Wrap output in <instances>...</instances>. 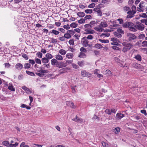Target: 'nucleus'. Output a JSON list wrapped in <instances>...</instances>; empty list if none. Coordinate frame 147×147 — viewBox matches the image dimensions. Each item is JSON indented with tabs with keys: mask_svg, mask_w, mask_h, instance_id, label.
Returning <instances> with one entry per match:
<instances>
[{
	"mask_svg": "<svg viewBox=\"0 0 147 147\" xmlns=\"http://www.w3.org/2000/svg\"><path fill=\"white\" fill-rule=\"evenodd\" d=\"M86 55L84 53L82 52H80L78 57L80 58H85L86 57Z\"/></svg>",
	"mask_w": 147,
	"mask_h": 147,
	"instance_id": "obj_35",
	"label": "nucleus"
},
{
	"mask_svg": "<svg viewBox=\"0 0 147 147\" xmlns=\"http://www.w3.org/2000/svg\"><path fill=\"white\" fill-rule=\"evenodd\" d=\"M94 47L96 48L100 49L102 48L103 47L100 44L97 43L94 45Z\"/></svg>",
	"mask_w": 147,
	"mask_h": 147,
	"instance_id": "obj_36",
	"label": "nucleus"
},
{
	"mask_svg": "<svg viewBox=\"0 0 147 147\" xmlns=\"http://www.w3.org/2000/svg\"><path fill=\"white\" fill-rule=\"evenodd\" d=\"M66 104L68 107L74 109L76 107V106L74 105V103L70 101H66Z\"/></svg>",
	"mask_w": 147,
	"mask_h": 147,
	"instance_id": "obj_14",
	"label": "nucleus"
},
{
	"mask_svg": "<svg viewBox=\"0 0 147 147\" xmlns=\"http://www.w3.org/2000/svg\"><path fill=\"white\" fill-rule=\"evenodd\" d=\"M35 62L36 63L40 65L41 64V60L38 58H35Z\"/></svg>",
	"mask_w": 147,
	"mask_h": 147,
	"instance_id": "obj_41",
	"label": "nucleus"
},
{
	"mask_svg": "<svg viewBox=\"0 0 147 147\" xmlns=\"http://www.w3.org/2000/svg\"><path fill=\"white\" fill-rule=\"evenodd\" d=\"M93 11L97 12L98 16H101L102 15V11L99 7H95L93 9Z\"/></svg>",
	"mask_w": 147,
	"mask_h": 147,
	"instance_id": "obj_10",
	"label": "nucleus"
},
{
	"mask_svg": "<svg viewBox=\"0 0 147 147\" xmlns=\"http://www.w3.org/2000/svg\"><path fill=\"white\" fill-rule=\"evenodd\" d=\"M65 38H66L67 39H69L71 38V36L70 34H69L68 32H67L65 33L64 35Z\"/></svg>",
	"mask_w": 147,
	"mask_h": 147,
	"instance_id": "obj_39",
	"label": "nucleus"
},
{
	"mask_svg": "<svg viewBox=\"0 0 147 147\" xmlns=\"http://www.w3.org/2000/svg\"><path fill=\"white\" fill-rule=\"evenodd\" d=\"M74 40L73 39H70L69 41V43L70 45H74Z\"/></svg>",
	"mask_w": 147,
	"mask_h": 147,
	"instance_id": "obj_60",
	"label": "nucleus"
},
{
	"mask_svg": "<svg viewBox=\"0 0 147 147\" xmlns=\"http://www.w3.org/2000/svg\"><path fill=\"white\" fill-rule=\"evenodd\" d=\"M133 66L135 68L138 69H141V65L139 64L136 63H134L132 64Z\"/></svg>",
	"mask_w": 147,
	"mask_h": 147,
	"instance_id": "obj_21",
	"label": "nucleus"
},
{
	"mask_svg": "<svg viewBox=\"0 0 147 147\" xmlns=\"http://www.w3.org/2000/svg\"><path fill=\"white\" fill-rule=\"evenodd\" d=\"M51 33L53 34H54L55 35H57L59 34V32L54 30H52V32H51Z\"/></svg>",
	"mask_w": 147,
	"mask_h": 147,
	"instance_id": "obj_43",
	"label": "nucleus"
},
{
	"mask_svg": "<svg viewBox=\"0 0 147 147\" xmlns=\"http://www.w3.org/2000/svg\"><path fill=\"white\" fill-rule=\"evenodd\" d=\"M111 40L112 42L111 43L112 45H118V44L120 42L119 40L116 38H112Z\"/></svg>",
	"mask_w": 147,
	"mask_h": 147,
	"instance_id": "obj_6",
	"label": "nucleus"
},
{
	"mask_svg": "<svg viewBox=\"0 0 147 147\" xmlns=\"http://www.w3.org/2000/svg\"><path fill=\"white\" fill-rule=\"evenodd\" d=\"M81 43L82 45L85 47H91L92 45V44L89 43V42L86 37H84L82 38Z\"/></svg>",
	"mask_w": 147,
	"mask_h": 147,
	"instance_id": "obj_3",
	"label": "nucleus"
},
{
	"mask_svg": "<svg viewBox=\"0 0 147 147\" xmlns=\"http://www.w3.org/2000/svg\"><path fill=\"white\" fill-rule=\"evenodd\" d=\"M26 72L27 74L30 76H35L34 73L33 72L27 70L26 71Z\"/></svg>",
	"mask_w": 147,
	"mask_h": 147,
	"instance_id": "obj_37",
	"label": "nucleus"
},
{
	"mask_svg": "<svg viewBox=\"0 0 147 147\" xmlns=\"http://www.w3.org/2000/svg\"><path fill=\"white\" fill-rule=\"evenodd\" d=\"M92 9H86L85 10V12L87 14H91L92 12Z\"/></svg>",
	"mask_w": 147,
	"mask_h": 147,
	"instance_id": "obj_42",
	"label": "nucleus"
},
{
	"mask_svg": "<svg viewBox=\"0 0 147 147\" xmlns=\"http://www.w3.org/2000/svg\"><path fill=\"white\" fill-rule=\"evenodd\" d=\"M20 147H29L27 145H26L24 142H22L20 145Z\"/></svg>",
	"mask_w": 147,
	"mask_h": 147,
	"instance_id": "obj_59",
	"label": "nucleus"
},
{
	"mask_svg": "<svg viewBox=\"0 0 147 147\" xmlns=\"http://www.w3.org/2000/svg\"><path fill=\"white\" fill-rule=\"evenodd\" d=\"M66 57L69 59H72L74 57V55L71 53H68L66 54Z\"/></svg>",
	"mask_w": 147,
	"mask_h": 147,
	"instance_id": "obj_27",
	"label": "nucleus"
},
{
	"mask_svg": "<svg viewBox=\"0 0 147 147\" xmlns=\"http://www.w3.org/2000/svg\"><path fill=\"white\" fill-rule=\"evenodd\" d=\"M80 51L81 52H82L85 53L87 52V50L86 49V48L83 47H81L80 48Z\"/></svg>",
	"mask_w": 147,
	"mask_h": 147,
	"instance_id": "obj_48",
	"label": "nucleus"
},
{
	"mask_svg": "<svg viewBox=\"0 0 147 147\" xmlns=\"http://www.w3.org/2000/svg\"><path fill=\"white\" fill-rule=\"evenodd\" d=\"M117 32L119 33V34L121 33L122 34H123L124 33V32L120 28H119L117 29Z\"/></svg>",
	"mask_w": 147,
	"mask_h": 147,
	"instance_id": "obj_62",
	"label": "nucleus"
},
{
	"mask_svg": "<svg viewBox=\"0 0 147 147\" xmlns=\"http://www.w3.org/2000/svg\"><path fill=\"white\" fill-rule=\"evenodd\" d=\"M42 61L45 64L48 63L49 61V60L46 57H44L42 59Z\"/></svg>",
	"mask_w": 147,
	"mask_h": 147,
	"instance_id": "obj_33",
	"label": "nucleus"
},
{
	"mask_svg": "<svg viewBox=\"0 0 147 147\" xmlns=\"http://www.w3.org/2000/svg\"><path fill=\"white\" fill-rule=\"evenodd\" d=\"M24 68L25 69H28L30 67L31 65L29 63H26L24 65Z\"/></svg>",
	"mask_w": 147,
	"mask_h": 147,
	"instance_id": "obj_30",
	"label": "nucleus"
},
{
	"mask_svg": "<svg viewBox=\"0 0 147 147\" xmlns=\"http://www.w3.org/2000/svg\"><path fill=\"white\" fill-rule=\"evenodd\" d=\"M55 58L57 60L61 61L63 59V57L59 54L56 55Z\"/></svg>",
	"mask_w": 147,
	"mask_h": 147,
	"instance_id": "obj_22",
	"label": "nucleus"
},
{
	"mask_svg": "<svg viewBox=\"0 0 147 147\" xmlns=\"http://www.w3.org/2000/svg\"><path fill=\"white\" fill-rule=\"evenodd\" d=\"M129 50L133 47V45L130 44H127L125 46Z\"/></svg>",
	"mask_w": 147,
	"mask_h": 147,
	"instance_id": "obj_45",
	"label": "nucleus"
},
{
	"mask_svg": "<svg viewBox=\"0 0 147 147\" xmlns=\"http://www.w3.org/2000/svg\"><path fill=\"white\" fill-rule=\"evenodd\" d=\"M45 57L48 60L51 59L53 57V56L52 55L49 53H47L46 54Z\"/></svg>",
	"mask_w": 147,
	"mask_h": 147,
	"instance_id": "obj_31",
	"label": "nucleus"
},
{
	"mask_svg": "<svg viewBox=\"0 0 147 147\" xmlns=\"http://www.w3.org/2000/svg\"><path fill=\"white\" fill-rule=\"evenodd\" d=\"M59 39L61 41H65L66 40V39L65 37L64 36L61 37H60L59 38Z\"/></svg>",
	"mask_w": 147,
	"mask_h": 147,
	"instance_id": "obj_61",
	"label": "nucleus"
},
{
	"mask_svg": "<svg viewBox=\"0 0 147 147\" xmlns=\"http://www.w3.org/2000/svg\"><path fill=\"white\" fill-rule=\"evenodd\" d=\"M60 63L61 64L62 68L63 67H66L67 66V63H66V62L60 61Z\"/></svg>",
	"mask_w": 147,
	"mask_h": 147,
	"instance_id": "obj_44",
	"label": "nucleus"
},
{
	"mask_svg": "<svg viewBox=\"0 0 147 147\" xmlns=\"http://www.w3.org/2000/svg\"><path fill=\"white\" fill-rule=\"evenodd\" d=\"M85 22V20L84 19L81 18L80 20H79L78 21V23L80 24H82L84 23Z\"/></svg>",
	"mask_w": 147,
	"mask_h": 147,
	"instance_id": "obj_51",
	"label": "nucleus"
},
{
	"mask_svg": "<svg viewBox=\"0 0 147 147\" xmlns=\"http://www.w3.org/2000/svg\"><path fill=\"white\" fill-rule=\"evenodd\" d=\"M127 13L128 15L126 16V18L128 19H130L132 18L136 13L131 11L130 10L129 11L127 12Z\"/></svg>",
	"mask_w": 147,
	"mask_h": 147,
	"instance_id": "obj_9",
	"label": "nucleus"
},
{
	"mask_svg": "<svg viewBox=\"0 0 147 147\" xmlns=\"http://www.w3.org/2000/svg\"><path fill=\"white\" fill-rule=\"evenodd\" d=\"M36 71H37L38 72L45 74H47L49 72L48 70H45V67H39L38 68H37V69H36Z\"/></svg>",
	"mask_w": 147,
	"mask_h": 147,
	"instance_id": "obj_5",
	"label": "nucleus"
},
{
	"mask_svg": "<svg viewBox=\"0 0 147 147\" xmlns=\"http://www.w3.org/2000/svg\"><path fill=\"white\" fill-rule=\"evenodd\" d=\"M133 23L131 22H125L123 25L122 26L124 28H129L130 26L133 25Z\"/></svg>",
	"mask_w": 147,
	"mask_h": 147,
	"instance_id": "obj_11",
	"label": "nucleus"
},
{
	"mask_svg": "<svg viewBox=\"0 0 147 147\" xmlns=\"http://www.w3.org/2000/svg\"><path fill=\"white\" fill-rule=\"evenodd\" d=\"M128 29L129 30L131 31L135 32L137 31L136 25L134 23L133 24V25H132L131 26H130L129 27Z\"/></svg>",
	"mask_w": 147,
	"mask_h": 147,
	"instance_id": "obj_16",
	"label": "nucleus"
},
{
	"mask_svg": "<svg viewBox=\"0 0 147 147\" xmlns=\"http://www.w3.org/2000/svg\"><path fill=\"white\" fill-rule=\"evenodd\" d=\"M67 32H68L69 34L71 35H74L75 34V32L74 30H70L67 31Z\"/></svg>",
	"mask_w": 147,
	"mask_h": 147,
	"instance_id": "obj_58",
	"label": "nucleus"
},
{
	"mask_svg": "<svg viewBox=\"0 0 147 147\" xmlns=\"http://www.w3.org/2000/svg\"><path fill=\"white\" fill-rule=\"evenodd\" d=\"M84 61H78V63L80 66L82 67L84 65Z\"/></svg>",
	"mask_w": 147,
	"mask_h": 147,
	"instance_id": "obj_49",
	"label": "nucleus"
},
{
	"mask_svg": "<svg viewBox=\"0 0 147 147\" xmlns=\"http://www.w3.org/2000/svg\"><path fill=\"white\" fill-rule=\"evenodd\" d=\"M37 57L39 58H41L42 57V54L40 52H38L36 54Z\"/></svg>",
	"mask_w": 147,
	"mask_h": 147,
	"instance_id": "obj_53",
	"label": "nucleus"
},
{
	"mask_svg": "<svg viewBox=\"0 0 147 147\" xmlns=\"http://www.w3.org/2000/svg\"><path fill=\"white\" fill-rule=\"evenodd\" d=\"M100 25L102 28H106L108 26L107 22L105 20H103L102 21Z\"/></svg>",
	"mask_w": 147,
	"mask_h": 147,
	"instance_id": "obj_17",
	"label": "nucleus"
},
{
	"mask_svg": "<svg viewBox=\"0 0 147 147\" xmlns=\"http://www.w3.org/2000/svg\"><path fill=\"white\" fill-rule=\"evenodd\" d=\"M15 68L18 70H20L23 68V65L20 63H18L15 65Z\"/></svg>",
	"mask_w": 147,
	"mask_h": 147,
	"instance_id": "obj_13",
	"label": "nucleus"
},
{
	"mask_svg": "<svg viewBox=\"0 0 147 147\" xmlns=\"http://www.w3.org/2000/svg\"><path fill=\"white\" fill-rule=\"evenodd\" d=\"M131 9L132 10H131V11H132L133 12L136 13V7L134 5H133L131 8Z\"/></svg>",
	"mask_w": 147,
	"mask_h": 147,
	"instance_id": "obj_46",
	"label": "nucleus"
},
{
	"mask_svg": "<svg viewBox=\"0 0 147 147\" xmlns=\"http://www.w3.org/2000/svg\"><path fill=\"white\" fill-rule=\"evenodd\" d=\"M102 144L104 147H109V146L108 144L104 142H102Z\"/></svg>",
	"mask_w": 147,
	"mask_h": 147,
	"instance_id": "obj_57",
	"label": "nucleus"
},
{
	"mask_svg": "<svg viewBox=\"0 0 147 147\" xmlns=\"http://www.w3.org/2000/svg\"><path fill=\"white\" fill-rule=\"evenodd\" d=\"M92 18V16L90 15H86L85 17L84 18V19L85 20H87L90 19H91Z\"/></svg>",
	"mask_w": 147,
	"mask_h": 147,
	"instance_id": "obj_52",
	"label": "nucleus"
},
{
	"mask_svg": "<svg viewBox=\"0 0 147 147\" xmlns=\"http://www.w3.org/2000/svg\"><path fill=\"white\" fill-rule=\"evenodd\" d=\"M144 26L143 24L140 23L138 22L137 23V24L136 25V29H137L139 30L142 31L144 29Z\"/></svg>",
	"mask_w": 147,
	"mask_h": 147,
	"instance_id": "obj_7",
	"label": "nucleus"
},
{
	"mask_svg": "<svg viewBox=\"0 0 147 147\" xmlns=\"http://www.w3.org/2000/svg\"><path fill=\"white\" fill-rule=\"evenodd\" d=\"M114 34L118 38H121L122 36V35L117 32H114Z\"/></svg>",
	"mask_w": 147,
	"mask_h": 147,
	"instance_id": "obj_40",
	"label": "nucleus"
},
{
	"mask_svg": "<svg viewBox=\"0 0 147 147\" xmlns=\"http://www.w3.org/2000/svg\"><path fill=\"white\" fill-rule=\"evenodd\" d=\"M8 88L11 91H14L15 89L11 83H9L8 85Z\"/></svg>",
	"mask_w": 147,
	"mask_h": 147,
	"instance_id": "obj_19",
	"label": "nucleus"
},
{
	"mask_svg": "<svg viewBox=\"0 0 147 147\" xmlns=\"http://www.w3.org/2000/svg\"><path fill=\"white\" fill-rule=\"evenodd\" d=\"M127 35L129 41H131L134 40L136 39V36L134 34L128 33L127 34Z\"/></svg>",
	"mask_w": 147,
	"mask_h": 147,
	"instance_id": "obj_4",
	"label": "nucleus"
},
{
	"mask_svg": "<svg viewBox=\"0 0 147 147\" xmlns=\"http://www.w3.org/2000/svg\"><path fill=\"white\" fill-rule=\"evenodd\" d=\"M120 131V129L119 127H117L113 130V132L115 134H118Z\"/></svg>",
	"mask_w": 147,
	"mask_h": 147,
	"instance_id": "obj_26",
	"label": "nucleus"
},
{
	"mask_svg": "<svg viewBox=\"0 0 147 147\" xmlns=\"http://www.w3.org/2000/svg\"><path fill=\"white\" fill-rule=\"evenodd\" d=\"M110 36V34L109 33H102L101 34V36H105L106 37H108Z\"/></svg>",
	"mask_w": 147,
	"mask_h": 147,
	"instance_id": "obj_54",
	"label": "nucleus"
},
{
	"mask_svg": "<svg viewBox=\"0 0 147 147\" xmlns=\"http://www.w3.org/2000/svg\"><path fill=\"white\" fill-rule=\"evenodd\" d=\"M36 74L38 76L40 77H43L44 76L45 73H41L40 72H36Z\"/></svg>",
	"mask_w": 147,
	"mask_h": 147,
	"instance_id": "obj_55",
	"label": "nucleus"
},
{
	"mask_svg": "<svg viewBox=\"0 0 147 147\" xmlns=\"http://www.w3.org/2000/svg\"><path fill=\"white\" fill-rule=\"evenodd\" d=\"M78 25V24L75 22H73L71 24L70 26L71 27H73V28H75Z\"/></svg>",
	"mask_w": 147,
	"mask_h": 147,
	"instance_id": "obj_56",
	"label": "nucleus"
},
{
	"mask_svg": "<svg viewBox=\"0 0 147 147\" xmlns=\"http://www.w3.org/2000/svg\"><path fill=\"white\" fill-rule=\"evenodd\" d=\"M2 144L3 145L9 147V143L8 141H4L2 142Z\"/></svg>",
	"mask_w": 147,
	"mask_h": 147,
	"instance_id": "obj_34",
	"label": "nucleus"
},
{
	"mask_svg": "<svg viewBox=\"0 0 147 147\" xmlns=\"http://www.w3.org/2000/svg\"><path fill=\"white\" fill-rule=\"evenodd\" d=\"M22 88L25 91L26 93L30 94L31 93H34V91L31 89H29L25 86H23L22 87Z\"/></svg>",
	"mask_w": 147,
	"mask_h": 147,
	"instance_id": "obj_8",
	"label": "nucleus"
},
{
	"mask_svg": "<svg viewBox=\"0 0 147 147\" xmlns=\"http://www.w3.org/2000/svg\"><path fill=\"white\" fill-rule=\"evenodd\" d=\"M99 40L100 42L102 43H107L109 42V40H102V39H99Z\"/></svg>",
	"mask_w": 147,
	"mask_h": 147,
	"instance_id": "obj_38",
	"label": "nucleus"
},
{
	"mask_svg": "<svg viewBox=\"0 0 147 147\" xmlns=\"http://www.w3.org/2000/svg\"><path fill=\"white\" fill-rule=\"evenodd\" d=\"M139 7H137V9L138 11L143 12L144 10L147 8V4L144 1H141L139 4Z\"/></svg>",
	"mask_w": 147,
	"mask_h": 147,
	"instance_id": "obj_2",
	"label": "nucleus"
},
{
	"mask_svg": "<svg viewBox=\"0 0 147 147\" xmlns=\"http://www.w3.org/2000/svg\"><path fill=\"white\" fill-rule=\"evenodd\" d=\"M142 46L144 47H147V41L144 40L142 43Z\"/></svg>",
	"mask_w": 147,
	"mask_h": 147,
	"instance_id": "obj_50",
	"label": "nucleus"
},
{
	"mask_svg": "<svg viewBox=\"0 0 147 147\" xmlns=\"http://www.w3.org/2000/svg\"><path fill=\"white\" fill-rule=\"evenodd\" d=\"M59 53L62 55H64L66 54V51L64 49H61L59 50Z\"/></svg>",
	"mask_w": 147,
	"mask_h": 147,
	"instance_id": "obj_32",
	"label": "nucleus"
},
{
	"mask_svg": "<svg viewBox=\"0 0 147 147\" xmlns=\"http://www.w3.org/2000/svg\"><path fill=\"white\" fill-rule=\"evenodd\" d=\"M124 117L123 114L120 113H117L116 114V117L118 119H120Z\"/></svg>",
	"mask_w": 147,
	"mask_h": 147,
	"instance_id": "obj_24",
	"label": "nucleus"
},
{
	"mask_svg": "<svg viewBox=\"0 0 147 147\" xmlns=\"http://www.w3.org/2000/svg\"><path fill=\"white\" fill-rule=\"evenodd\" d=\"M18 145V142H16L15 144H9V147H16Z\"/></svg>",
	"mask_w": 147,
	"mask_h": 147,
	"instance_id": "obj_47",
	"label": "nucleus"
},
{
	"mask_svg": "<svg viewBox=\"0 0 147 147\" xmlns=\"http://www.w3.org/2000/svg\"><path fill=\"white\" fill-rule=\"evenodd\" d=\"M117 20L119 22L120 24H124L123 21L122 19H117Z\"/></svg>",
	"mask_w": 147,
	"mask_h": 147,
	"instance_id": "obj_63",
	"label": "nucleus"
},
{
	"mask_svg": "<svg viewBox=\"0 0 147 147\" xmlns=\"http://www.w3.org/2000/svg\"><path fill=\"white\" fill-rule=\"evenodd\" d=\"M58 61L56 59H53L51 60V64L53 66L56 65Z\"/></svg>",
	"mask_w": 147,
	"mask_h": 147,
	"instance_id": "obj_23",
	"label": "nucleus"
},
{
	"mask_svg": "<svg viewBox=\"0 0 147 147\" xmlns=\"http://www.w3.org/2000/svg\"><path fill=\"white\" fill-rule=\"evenodd\" d=\"M72 120L75 121L76 122L81 123L83 121V119H80L77 116H76L75 118L73 119Z\"/></svg>",
	"mask_w": 147,
	"mask_h": 147,
	"instance_id": "obj_20",
	"label": "nucleus"
},
{
	"mask_svg": "<svg viewBox=\"0 0 147 147\" xmlns=\"http://www.w3.org/2000/svg\"><path fill=\"white\" fill-rule=\"evenodd\" d=\"M94 29L95 30L100 32H102L104 30V29L102 28L100 25L94 27Z\"/></svg>",
	"mask_w": 147,
	"mask_h": 147,
	"instance_id": "obj_15",
	"label": "nucleus"
},
{
	"mask_svg": "<svg viewBox=\"0 0 147 147\" xmlns=\"http://www.w3.org/2000/svg\"><path fill=\"white\" fill-rule=\"evenodd\" d=\"M77 15L79 17L81 18L84 17L85 16V14L84 12L81 11L78 12Z\"/></svg>",
	"mask_w": 147,
	"mask_h": 147,
	"instance_id": "obj_29",
	"label": "nucleus"
},
{
	"mask_svg": "<svg viewBox=\"0 0 147 147\" xmlns=\"http://www.w3.org/2000/svg\"><path fill=\"white\" fill-rule=\"evenodd\" d=\"M123 10L125 12L127 13V12L129 11L131 9L129 7L125 6L123 7Z\"/></svg>",
	"mask_w": 147,
	"mask_h": 147,
	"instance_id": "obj_25",
	"label": "nucleus"
},
{
	"mask_svg": "<svg viewBox=\"0 0 147 147\" xmlns=\"http://www.w3.org/2000/svg\"><path fill=\"white\" fill-rule=\"evenodd\" d=\"M70 69L69 68L67 67L63 68L59 70V72L60 73V74L65 73L67 72L69 70H70Z\"/></svg>",
	"mask_w": 147,
	"mask_h": 147,
	"instance_id": "obj_12",
	"label": "nucleus"
},
{
	"mask_svg": "<svg viewBox=\"0 0 147 147\" xmlns=\"http://www.w3.org/2000/svg\"><path fill=\"white\" fill-rule=\"evenodd\" d=\"M99 70L98 69H96L94 70V74L96 75L97 77L98 78H102L103 77L102 75L99 74L98 72H99Z\"/></svg>",
	"mask_w": 147,
	"mask_h": 147,
	"instance_id": "obj_18",
	"label": "nucleus"
},
{
	"mask_svg": "<svg viewBox=\"0 0 147 147\" xmlns=\"http://www.w3.org/2000/svg\"><path fill=\"white\" fill-rule=\"evenodd\" d=\"M105 72L106 74H107L109 76H110L111 74V72L109 69L105 71Z\"/></svg>",
	"mask_w": 147,
	"mask_h": 147,
	"instance_id": "obj_64",
	"label": "nucleus"
},
{
	"mask_svg": "<svg viewBox=\"0 0 147 147\" xmlns=\"http://www.w3.org/2000/svg\"><path fill=\"white\" fill-rule=\"evenodd\" d=\"M136 59L139 61H140L142 59V57L140 55L138 54L135 56L134 57Z\"/></svg>",
	"mask_w": 147,
	"mask_h": 147,
	"instance_id": "obj_28",
	"label": "nucleus"
},
{
	"mask_svg": "<svg viewBox=\"0 0 147 147\" xmlns=\"http://www.w3.org/2000/svg\"><path fill=\"white\" fill-rule=\"evenodd\" d=\"M92 28V26L90 24H87L84 25V30L85 34H93L95 33L94 30L91 29Z\"/></svg>",
	"mask_w": 147,
	"mask_h": 147,
	"instance_id": "obj_1",
	"label": "nucleus"
}]
</instances>
